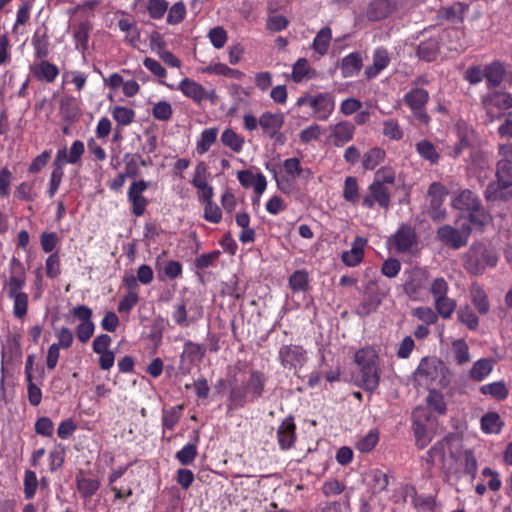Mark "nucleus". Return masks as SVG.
<instances>
[{"mask_svg": "<svg viewBox=\"0 0 512 512\" xmlns=\"http://www.w3.org/2000/svg\"><path fill=\"white\" fill-rule=\"evenodd\" d=\"M331 37L332 33L330 28L325 27L321 29L313 40V49L320 55H325L328 51Z\"/></svg>", "mask_w": 512, "mask_h": 512, "instance_id": "47", "label": "nucleus"}, {"mask_svg": "<svg viewBox=\"0 0 512 512\" xmlns=\"http://www.w3.org/2000/svg\"><path fill=\"white\" fill-rule=\"evenodd\" d=\"M385 158V151L381 148L374 147L367 151L363 156L362 165L366 170L375 169Z\"/></svg>", "mask_w": 512, "mask_h": 512, "instance_id": "46", "label": "nucleus"}, {"mask_svg": "<svg viewBox=\"0 0 512 512\" xmlns=\"http://www.w3.org/2000/svg\"><path fill=\"white\" fill-rule=\"evenodd\" d=\"M168 10L166 0H149L147 3V12L151 19H161Z\"/></svg>", "mask_w": 512, "mask_h": 512, "instance_id": "62", "label": "nucleus"}, {"mask_svg": "<svg viewBox=\"0 0 512 512\" xmlns=\"http://www.w3.org/2000/svg\"><path fill=\"white\" fill-rule=\"evenodd\" d=\"M282 166L286 175L293 181L308 183L313 179V171L308 167H302L298 158L285 159Z\"/></svg>", "mask_w": 512, "mask_h": 512, "instance_id": "17", "label": "nucleus"}, {"mask_svg": "<svg viewBox=\"0 0 512 512\" xmlns=\"http://www.w3.org/2000/svg\"><path fill=\"white\" fill-rule=\"evenodd\" d=\"M26 285V278L24 273L21 275H12L4 283V290L6 291L7 297L11 295H18L25 293L23 288Z\"/></svg>", "mask_w": 512, "mask_h": 512, "instance_id": "49", "label": "nucleus"}, {"mask_svg": "<svg viewBox=\"0 0 512 512\" xmlns=\"http://www.w3.org/2000/svg\"><path fill=\"white\" fill-rule=\"evenodd\" d=\"M90 34V25L87 22L80 23L73 33L76 49L84 52L88 47V39Z\"/></svg>", "mask_w": 512, "mask_h": 512, "instance_id": "51", "label": "nucleus"}, {"mask_svg": "<svg viewBox=\"0 0 512 512\" xmlns=\"http://www.w3.org/2000/svg\"><path fill=\"white\" fill-rule=\"evenodd\" d=\"M295 429L294 419L291 416L286 417L278 427L277 438L282 450H288L293 446L296 440Z\"/></svg>", "mask_w": 512, "mask_h": 512, "instance_id": "23", "label": "nucleus"}, {"mask_svg": "<svg viewBox=\"0 0 512 512\" xmlns=\"http://www.w3.org/2000/svg\"><path fill=\"white\" fill-rule=\"evenodd\" d=\"M329 140L336 147H342L350 142L355 134L356 127L350 121H340L329 127Z\"/></svg>", "mask_w": 512, "mask_h": 512, "instance_id": "16", "label": "nucleus"}, {"mask_svg": "<svg viewBox=\"0 0 512 512\" xmlns=\"http://www.w3.org/2000/svg\"><path fill=\"white\" fill-rule=\"evenodd\" d=\"M416 151L423 159L429 161L430 164H438L440 160V154L437 152L435 146L428 140H420L416 144Z\"/></svg>", "mask_w": 512, "mask_h": 512, "instance_id": "41", "label": "nucleus"}, {"mask_svg": "<svg viewBox=\"0 0 512 512\" xmlns=\"http://www.w3.org/2000/svg\"><path fill=\"white\" fill-rule=\"evenodd\" d=\"M64 176V167L58 164L57 162L53 161V170L51 172L50 180H49V186L47 189V194L50 198L54 197L56 192L58 191L62 179Z\"/></svg>", "mask_w": 512, "mask_h": 512, "instance_id": "54", "label": "nucleus"}, {"mask_svg": "<svg viewBox=\"0 0 512 512\" xmlns=\"http://www.w3.org/2000/svg\"><path fill=\"white\" fill-rule=\"evenodd\" d=\"M218 132L217 127H210L200 133L196 142V152L198 155H203L210 150L217 140Z\"/></svg>", "mask_w": 512, "mask_h": 512, "instance_id": "31", "label": "nucleus"}, {"mask_svg": "<svg viewBox=\"0 0 512 512\" xmlns=\"http://www.w3.org/2000/svg\"><path fill=\"white\" fill-rule=\"evenodd\" d=\"M496 179L504 186H512V163L498 161L496 164Z\"/></svg>", "mask_w": 512, "mask_h": 512, "instance_id": "61", "label": "nucleus"}, {"mask_svg": "<svg viewBox=\"0 0 512 512\" xmlns=\"http://www.w3.org/2000/svg\"><path fill=\"white\" fill-rule=\"evenodd\" d=\"M383 135L390 140L399 141L403 138L404 132L395 119H388L383 122Z\"/></svg>", "mask_w": 512, "mask_h": 512, "instance_id": "58", "label": "nucleus"}, {"mask_svg": "<svg viewBox=\"0 0 512 512\" xmlns=\"http://www.w3.org/2000/svg\"><path fill=\"white\" fill-rule=\"evenodd\" d=\"M10 300L13 302V315L17 319H22L26 316L28 312V303L29 296L27 293H22L18 295L8 296Z\"/></svg>", "mask_w": 512, "mask_h": 512, "instance_id": "52", "label": "nucleus"}, {"mask_svg": "<svg viewBox=\"0 0 512 512\" xmlns=\"http://www.w3.org/2000/svg\"><path fill=\"white\" fill-rule=\"evenodd\" d=\"M377 353L372 348H362L355 353L358 371L354 375L357 386L367 391H374L379 386L380 370Z\"/></svg>", "mask_w": 512, "mask_h": 512, "instance_id": "1", "label": "nucleus"}, {"mask_svg": "<svg viewBox=\"0 0 512 512\" xmlns=\"http://www.w3.org/2000/svg\"><path fill=\"white\" fill-rule=\"evenodd\" d=\"M391 204V194L387 186H383L378 182H372L368 191L363 197L362 206L372 209L375 205L388 210Z\"/></svg>", "mask_w": 512, "mask_h": 512, "instance_id": "10", "label": "nucleus"}, {"mask_svg": "<svg viewBox=\"0 0 512 512\" xmlns=\"http://www.w3.org/2000/svg\"><path fill=\"white\" fill-rule=\"evenodd\" d=\"M206 349L204 345L187 341L184 344L183 356L188 357L191 361L202 360L205 356Z\"/></svg>", "mask_w": 512, "mask_h": 512, "instance_id": "63", "label": "nucleus"}, {"mask_svg": "<svg viewBox=\"0 0 512 512\" xmlns=\"http://www.w3.org/2000/svg\"><path fill=\"white\" fill-rule=\"evenodd\" d=\"M193 439L194 443H187L176 452L175 457L182 465H190L198 455L197 443L200 439L198 432L194 433Z\"/></svg>", "mask_w": 512, "mask_h": 512, "instance_id": "34", "label": "nucleus"}, {"mask_svg": "<svg viewBox=\"0 0 512 512\" xmlns=\"http://www.w3.org/2000/svg\"><path fill=\"white\" fill-rule=\"evenodd\" d=\"M266 383L265 375L252 371L248 381L242 387H235L230 393V402L235 407H242L248 401L253 402L263 394Z\"/></svg>", "mask_w": 512, "mask_h": 512, "instance_id": "3", "label": "nucleus"}, {"mask_svg": "<svg viewBox=\"0 0 512 512\" xmlns=\"http://www.w3.org/2000/svg\"><path fill=\"white\" fill-rule=\"evenodd\" d=\"M343 198L352 203L357 204L360 200L358 181L353 176H348L344 182Z\"/></svg>", "mask_w": 512, "mask_h": 512, "instance_id": "48", "label": "nucleus"}, {"mask_svg": "<svg viewBox=\"0 0 512 512\" xmlns=\"http://www.w3.org/2000/svg\"><path fill=\"white\" fill-rule=\"evenodd\" d=\"M237 179L243 187L253 188L254 192L257 194L256 201L259 202L260 196L267 187L266 177L262 173L254 174L251 170H241L237 173Z\"/></svg>", "mask_w": 512, "mask_h": 512, "instance_id": "18", "label": "nucleus"}, {"mask_svg": "<svg viewBox=\"0 0 512 512\" xmlns=\"http://www.w3.org/2000/svg\"><path fill=\"white\" fill-rule=\"evenodd\" d=\"M148 188L144 180L134 181L127 193L129 202L132 203V212L135 216H142L146 210L148 201L143 197V192Z\"/></svg>", "mask_w": 512, "mask_h": 512, "instance_id": "15", "label": "nucleus"}, {"mask_svg": "<svg viewBox=\"0 0 512 512\" xmlns=\"http://www.w3.org/2000/svg\"><path fill=\"white\" fill-rule=\"evenodd\" d=\"M454 360L457 365L463 366L472 359L469 346L464 339H456L451 343Z\"/></svg>", "mask_w": 512, "mask_h": 512, "instance_id": "38", "label": "nucleus"}, {"mask_svg": "<svg viewBox=\"0 0 512 512\" xmlns=\"http://www.w3.org/2000/svg\"><path fill=\"white\" fill-rule=\"evenodd\" d=\"M178 89L186 97L193 99L197 103H200L202 100L206 98V91L204 87L201 84L189 78L183 79L179 83Z\"/></svg>", "mask_w": 512, "mask_h": 512, "instance_id": "28", "label": "nucleus"}, {"mask_svg": "<svg viewBox=\"0 0 512 512\" xmlns=\"http://www.w3.org/2000/svg\"><path fill=\"white\" fill-rule=\"evenodd\" d=\"M296 105L299 107L308 106L312 110L315 119L326 121L335 109V97L329 92L304 95L298 98Z\"/></svg>", "mask_w": 512, "mask_h": 512, "instance_id": "5", "label": "nucleus"}, {"mask_svg": "<svg viewBox=\"0 0 512 512\" xmlns=\"http://www.w3.org/2000/svg\"><path fill=\"white\" fill-rule=\"evenodd\" d=\"M456 301L448 296H444L434 300V307L439 316L448 319L452 316L456 309Z\"/></svg>", "mask_w": 512, "mask_h": 512, "instance_id": "45", "label": "nucleus"}, {"mask_svg": "<svg viewBox=\"0 0 512 512\" xmlns=\"http://www.w3.org/2000/svg\"><path fill=\"white\" fill-rule=\"evenodd\" d=\"M447 193L446 187L439 182H433L429 186L428 196L431 204L430 216L435 221H440L445 218L446 211L442 208V204Z\"/></svg>", "mask_w": 512, "mask_h": 512, "instance_id": "12", "label": "nucleus"}, {"mask_svg": "<svg viewBox=\"0 0 512 512\" xmlns=\"http://www.w3.org/2000/svg\"><path fill=\"white\" fill-rule=\"evenodd\" d=\"M363 66V60L359 52H352L341 61V74L344 78L356 76Z\"/></svg>", "mask_w": 512, "mask_h": 512, "instance_id": "26", "label": "nucleus"}, {"mask_svg": "<svg viewBox=\"0 0 512 512\" xmlns=\"http://www.w3.org/2000/svg\"><path fill=\"white\" fill-rule=\"evenodd\" d=\"M113 119L121 126L130 125L135 119V111L125 106H115L111 109Z\"/></svg>", "mask_w": 512, "mask_h": 512, "instance_id": "50", "label": "nucleus"}, {"mask_svg": "<svg viewBox=\"0 0 512 512\" xmlns=\"http://www.w3.org/2000/svg\"><path fill=\"white\" fill-rule=\"evenodd\" d=\"M173 113L172 106L168 101H159L153 104L152 115L156 120L167 121Z\"/></svg>", "mask_w": 512, "mask_h": 512, "instance_id": "64", "label": "nucleus"}, {"mask_svg": "<svg viewBox=\"0 0 512 512\" xmlns=\"http://www.w3.org/2000/svg\"><path fill=\"white\" fill-rule=\"evenodd\" d=\"M429 98V92L419 87L411 88L403 97V101L410 108L413 117L425 125L430 121V116L425 111Z\"/></svg>", "mask_w": 512, "mask_h": 512, "instance_id": "8", "label": "nucleus"}, {"mask_svg": "<svg viewBox=\"0 0 512 512\" xmlns=\"http://www.w3.org/2000/svg\"><path fill=\"white\" fill-rule=\"evenodd\" d=\"M439 52V44L435 39H428L420 43L418 47V56L427 62L436 59Z\"/></svg>", "mask_w": 512, "mask_h": 512, "instance_id": "44", "label": "nucleus"}, {"mask_svg": "<svg viewBox=\"0 0 512 512\" xmlns=\"http://www.w3.org/2000/svg\"><path fill=\"white\" fill-rule=\"evenodd\" d=\"M29 72L38 81L53 83L59 75V68L44 58L34 60L29 65Z\"/></svg>", "mask_w": 512, "mask_h": 512, "instance_id": "14", "label": "nucleus"}, {"mask_svg": "<svg viewBox=\"0 0 512 512\" xmlns=\"http://www.w3.org/2000/svg\"><path fill=\"white\" fill-rule=\"evenodd\" d=\"M285 116L282 112L272 113L265 111L260 115V127L263 134L273 138L284 125Z\"/></svg>", "mask_w": 512, "mask_h": 512, "instance_id": "20", "label": "nucleus"}, {"mask_svg": "<svg viewBox=\"0 0 512 512\" xmlns=\"http://www.w3.org/2000/svg\"><path fill=\"white\" fill-rule=\"evenodd\" d=\"M430 274L425 268H413L407 273L404 291L413 301H425L429 296Z\"/></svg>", "mask_w": 512, "mask_h": 512, "instance_id": "6", "label": "nucleus"}, {"mask_svg": "<svg viewBox=\"0 0 512 512\" xmlns=\"http://www.w3.org/2000/svg\"><path fill=\"white\" fill-rule=\"evenodd\" d=\"M368 240L361 236H356L352 242L351 249L344 251L341 255L342 262L348 267L359 265L364 258V250Z\"/></svg>", "mask_w": 512, "mask_h": 512, "instance_id": "19", "label": "nucleus"}, {"mask_svg": "<svg viewBox=\"0 0 512 512\" xmlns=\"http://www.w3.org/2000/svg\"><path fill=\"white\" fill-rule=\"evenodd\" d=\"M278 359L285 369L297 371L307 361V352L300 345H283L278 352Z\"/></svg>", "mask_w": 512, "mask_h": 512, "instance_id": "9", "label": "nucleus"}, {"mask_svg": "<svg viewBox=\"0 0 512 512\" xmlns=\"http://www.w3.org/2000/svg\"><path fill=\"white\" fill-rule=\"evenodd\" d=\"M505 67L501 62L495 61L484 69V76L490 87H498L504 79Z\"/></svg>", "mask_w": 512, "mask_h": 512, "instance_id": "33", "label": "nucleus"}, {"mask_svg": "<svg viewBox=\"0 0 512 512\" xmlns=\"http://www.w3.org/2000/svg\"><path fill=\"white\" fill-rule=\"evenodd\" d=\"M205 73L225 76L232 79L241 80L245 74L237 69L230 68L226 64L217 62L211 63L204 69Z\"/></svg>", "mask_w": 512, "mask_h": 512, "instance_id": "37", "label": "nucleus"}, {"mask_svg": "<svg viewBox=\"0 0 512 512\" xmlns=\"http://www.w3.org/2000/svg\"><path fill=\"white\" fill-rule=\"evenodd\" d=\"M498 254L483 243L473 244L465 255V268L474 275L482 274L487 267H495Z\"/></svg>", "mask_w": 512, "mask_h": 512, "instance_id": "2", "label": "nucleus"}, {"mask_svg": "<svg viewBox=\"0 0 512 512\" xmlns=\"http://www.w3.org/2000/svg\"><path fill=\"white\" fill-rule=\"evenodd\" d=\"M445 366L435 357H425L419 363L415 371V379L419 385L430 388L431 386L445 385Z\"/></svg>", "mask_w": 512, "mask_h": 512, "instance_id": "4", "label": "nucleus"}, {"mask_svg": "<svg viewBox=\"0 0 512 512\" xmlns=\"http://www.w3.org/2000/svg\"><path fill=\"white\" fill-rule=\"evenodd\" d=\"M456 225V228L450 225L441 226L437 230V237L445 245L459 249L468 243L472 228L469 225L462 224L461 219H457Z\"/></svg>", "mask_w": 512, "mask_h": 512, "instance_id": "7", "label": "nucleus"}, {"mask_svg": "<svg viewBox=\"0 0 512 512\" xmlns=\"http://www.w3.org/2000/svg\"><path fill=\"white\" fill-rule=\"evenodd\" d=\"M455 131L457 135V142L454 145H447L445 152L449 157L456 158L470 146L472 129L464 121H458L455 124Z\"/></svg>", "mask_w": 512, "mask_h": 512, "instance_id": "13", "label": "nucleus"}, {"mask_svg": "<svg viewBox=\"0 0 512 512\" xmlns=\"http://www.w3.org/2000/svg\"><path fill=\"white\" fill-rule=\"evenodd\" d=\"M414 435L416 438V445L418 448L423 449L431 442V434L428 432L426 426L419 421L413 423Z\"/></svg>", "mask_w": 512, "mask_h": 512, "instance_id": "60", "label": "nucleus"}, {"mask_svg": "<svg viewBox=\"0 0 512 512\" xmlns=\"http://www.w3.org/2000/svg\"><path fill=\"white\" fill-rule=\"evenodd\" d=\"M467 212H469V216L467 218L460 217L459 219L462 220V224L469 225L472 230H481L491 220L490 215L481 208L480 205L475 209L468 210Z\"/></svg>", "mask_w": 512, "mask_h": 512, "instance_id": "30", "label": "nucleus"}, {"mask_svg": "<svg viewBox=\"0 0 512 512\" xmlns=\"http://www.w3.org/2000/svg\"><path fill=\"white\" fill-rule=\"evenodd\" d=\"M31 44L34 49V57L37 59H44L49 54V40L45 31L40 29L36 30L31 39Z\"/></svg>", "mask_w": 512, "mask_h": 512, "instance_id": "32", "label": "nucleus"}, {"mask_svg": "<svg viewBox=\"0 0 512 512\" xmlns=\"http://www.w3.org/2000/svg\"><path fill=\"white\" fill-rule=\"evenodd\" d=\"M469 290L472 302L475 305L477 311L480 314L488 313L490 309V304L488 301L487 294L485 293L483 288L479 284L474 283L470 286Z\"/></svg>", "mask_w": 512, "mask_h": 512, "instance_id": "36", "label": "nucleus"}, {"mask_svg": "<svg viewBox=\"0 0 512 512\" xmlns=\"http://www.w3.org/2000/svg\"><path fill=\"white\" fill-rule=\"evenodd\" d=\"M390 63L388 51L384 48H377L373 53V63L365 69L368 79L376 78Z\"/></svg>", "mask_w": 512, "mask_h": 512, "instance_id": "24", "label": "nucleus"}, {"mask_svg": "<svg viewBox=\"0 0 512 512\" xmlns=\"http://www.w3.org/2000/svg\"><path fill=\"white\" fill-rule=\"evenodd\" d=\"M76 484L81 497L85 499L91 498L100 487V482L97 479L86 478L82 475L76 476Z\"/></svg>", "mask_w": 512, "mask_h": 512, "instance_id": "39", "label": "nucleus"}, {"mask_svg": "<svg viewBox=\"0 0 512 512\" xmlns=\"http://www.w3.org/2000/svg\"><path fill=\"white\" fill-rule=\"evenodd\" d=\"M451 204L457 210L468 211L477 208L480 201L471 190L464 189L454 195Z\"/></svg>", "mask_w": 512, "mask_h": 512, "instance_id": "25", "label": "nucleus"}, {"mask_svg": "<svg viewBox=\"0 0 512 512\" xmlns=\"http://www.w3.org/2000/svg\"><path fill=\"white\" fill-rule=\"evenodd\" d=\"M182 405L174 406L164 410L162 415V426L164 429L171 430L179 422L181 418Z\"/></svg>", "mask_w": 512, "mask_h": 512, "instance_id": "56", "label": "nucleus"}, {"mask_svg": "<svg viewBox=\"0 0 512 512\" xmlns=\"http://www.w3.org/2000/svg\"><path fill=\"white\" fill-rule=\"evenodd\" d=\"M220 140L225 147L234 153H240L245 144L244 137L236 133L232 128H226L222 132Z\"/></svg>", "mask_w": 512, "mask_h": 512, "instance_id": "35", "label": "nucleus"}, {"mask_svg": "<svg viewBox=\"0 0 512 512\" xmlns=\"http://www.w3.org/2000/svg\"><path fill=\"white\" fill-rule=\"evenodd\" d=\"M502 426L503 422L496 412H488L481 418V429L486 434H498Z\"/></svg>", "mask_w": 512, "mask_h": 512, "instance_id": "40", "label": "nucleus"}, {"mask_svg": "<svg viewBox=\"0 0 512 512\" xmlns=\"http://www.w3.org/2000/svg\"><path fill=\"white\" fill-rule=\"evenodd\" d=\"M397 7L394 0H373L367 8V17L371 21L382 20L391 15Z\"/></svg>", "mask_w": 512, "mask_h": 512, "instance_id": "22", "label": "nucleus"}, {"mask_svg": "<svg viewBox=\"0 0 512 512\" xmlns=\"http://www.w3.org/2000/svg\"><path fill=\"white\" fill-rule=\"evenodd\" d=\"M427 404L431 409L439 414H444L447 410L443 394L435 389L429 390Z\"/></svg>", "mask_w": 512, "mask_h": 512, "instance_id": "59", "label": "nucleus"}, {"mask_svg": "<svg viewBox=\"0 0 512 512\" xmlns=\"http://www.w3.org/2000/svg\"><path fill=\"white\" fill-rule=\"evenodd\" d=\"M480 392L483 395H489L497 400H504L509 394L506 384L502 380L482 385Z\"/></svg>", "mask_w": 512, "mask_h": 512, "instance_id": "42", "label": "nucleus"}, {"mask_svg": "<svg viewBox=\"0 0 512 512\" xmlns=\"http://www.w3.org/2000/svg\"><path fill=\"white\" fill-rule=\"evenodd\" d=\"M289 287L294 293L305 292L309 288V275L305 270H297L289 277Z\"/></svg>", "mask_w": 512, "mask_h": 512, "instance_id": "43", "label": "nucleus"}, {"mask_svg": "<svg viewBox=\"0 0 512 512\" xmlns=\"http://www.w3.org/2000/svg\"><path fill=\"white\" fill-rule=\"evenodd\" d=\"M457 317L459 322L466 325L470 330H475L479 325L478 317L468 305L460 307Z\"/></svg>", "mask_w": 512, "mask_h": 512, "instance_id": "57", "label": "nucleus"}, {"mask_svg": "<svg viewBox=\"0 0 512 512\" xmlns=\"http://www.w3.org/2000/svg\"><path fill=\"white\" fill-rule=\"evenodd\" d=\"M378 442L379 432L377 429H372L357 441L356 448L362 453H368L375 448Z\"/></svg>", "mask_w": 512, "mask_h": 512, "instance_id": "55", "label": "nucleus"}, {"mask_svg": "<svg viewBox=\"0 0 512 512\" xmlns=\"http://www.w3.org/2000/svg\"><path fill=\"white\" fill-rule=\"evenodd\" d=\"M388 244L398 253L410 252L417 244V235L412 227L401 225L389 238Z\"/></svg>", "mask_w": 512, "mask_h": 512, "instance_id": "11", "label": "nucleus"}, {"mask_svg": "<svg viewBox=\"0 0 512 512\" xmlns=\"http://www.w3.org/2000/svg\"><path fill=\"white\" fill-rule=\"evenodd\" d=\"M509 186H504L503 183L496 180L493 182H490L485 190V198L489 202L499 201V200H505L506 199V189Z\"/></svg>", "mask_w": 512, "mask_h": 512, "instance_id": "53", "label": "nucleus"}, {"mask_svg": "<svg viewBox=\"0 0 512 512\" xmlns=\"http://www.w3.org/2000/svg\"><path fill=\"white\" fill-rule=\"evenodd\" d=\"M316 70L313 69L305 58H299L293 65L291 78L294 82L300 83L315 78Z\"/></svg>", "mask_w": 512, "mask_h": 512, "instance_id": "29", "label": "nucleus"}, {"mask_svg": "<svg viewBox=\"0 0 512 512\" xmlns=\"http://www.w3.org/2000/svg\"><path fill=\"white\" fill-rule=\"evenodd\" d=\"M494 360L491 358H481L475 361L469 370V377L476 381L481 382L485 380L493 371Z\"/></svg>", "mask_w": 512, "mask_h": 512, "instance_id": "27", "label": "nucleus"}, {"mask_svg": "<svg viewBox=\"0 0 512 512\" xmlns=\"http://www.w3.org/2000/svg\"><path fill=\"white\" fill-rule=\"evenodd\" d=\"M84 152V143L80 140H76L72 143L69 151L66 148L58 149L54 161L63 167L66 164H76L80 161Z\"/></svg>", "mask_w": 512, "mask_h": 512, "instance_id": "21", "label": "nucleus"}]
</instances>
